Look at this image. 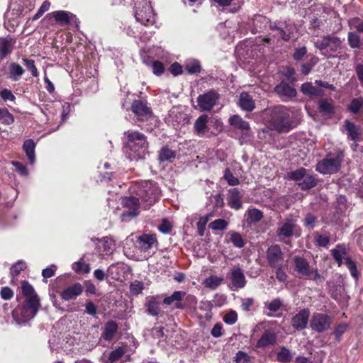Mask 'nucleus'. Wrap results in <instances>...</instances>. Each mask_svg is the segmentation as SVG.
Returning a JSON list of instances; mask_svg holds the SVG:
<instances>
[{"instance_id": "obj_1", "label": "nucleus", "mask_w": 363, "mask_h": 363, "mask_svg": "<svg viewBox=\"0 0 363 363\" xmlns=\"http://www.w3.org/2000/svg\"><path fill=\"white\" fill-rule=\"evenodd\" d=\"M160 197L159 186L154 182L144 181L138 184L135 189V196L124 197L122 204L125 210L121 213L123 221H128L139 214V206L145 209L152 206Z\"/></svg>"}, {"instance_id": "obj_2", "label": "nucleus", "mask_w": 363, "mask_h": 363, "mask_svg": "<svg viewBox=\"0 0 363 363\" xmlns=\"http://www.w3.org/2000/svg\"><path fill=\"white\" fill-rule=\"evenodd\" d=\"M126 153L130 160L143 159L148 153L147 137L138 131H128Z\"/></svg>"}, {"instance_id": "obj_3", "label": "nucleus", "mask_w": 363, "mask_h": 363, "mask_svg": "<svg viewBox=\"0 0 363 363\" xmlns=\"http://www.w3.org/2000/svg\"><path fill=\"white\" fill-rule=\"evenodd\" d=\"M344 157V152L340 150L329 153L317 163L315 169L322 174H335L340 169Z\"/></svg>"}, {"instance_id": "obj_4", "label": "nucleus", "mask_w": 363, "mask_h": 363, "mask_svg": "<svg viewBox=\"0 0 363 363\" xmlns=\"http://www.w3.org/2000/svg\"><path fill=\"white\" fill-rule=\"evenodd\" d=\"M39 306L40 300L35 298L26 300L21 308L13 311V318L17 324L26 323L33 318L38 311Z\"/></svg>"}, {"instance_id": "obj_5", "label": "nucleus", "mask_w": 363, "mask_h": 363, "mask_svg": "<svg viewBox=\"0 0 363 363\" xmlns=\"http://www.w3.org/2000/svg\"><path fill=\"white\" fill-rule=\"evenodd\" d=\"M342 41L335 35L323 36L321 40L314 43L315 47L320 51L321 55L327 58L334 57L335 53L341 49Z\"/></svg>"}, {"instance_id": "obj_6", "label": "nucleus", "mask_w": 363, "mask_h": 363, "mask_svg": "<svg viewBox=\"0 0 363 363\" xmlns=\"http://www.w3.org/2000/svg\"><path fill=\"white\" fill-rule=\"evenodd\" d=\"M293 262L294 264V270L299 276L316 282H320L323 280V277L319 274L318 269L311 267L308 261L306 258L300 256H295L293 257Z\"/></svg>"}, {"instance_id": "obj_7", "label": "nucleus", "mask_w": 363, "mask_h": 363, "mask_svg": "<svg viewBox=\"0 0 363 363\" xmlns=\"http://www.w3.org/2000/svg\"><path fill=\"white\" fill-rule=\"evenodd\" d=\"M271 123L278 131H288L291 128L289 111L282 106L276 107L271 116Z\"/></svg>"}, {"instance_id": "obj_8", "label": "nucleus", "mask_w": 363, "mask_h": 363, "mask_svg": "<svg viewBox=\"0 0 363 363\" xmlns=\"http://www.w3.org/2000/svg\"><path fill=\"white\" fill-rule=\"evenodd\" d=\"M135 247L142 253L143 257L147 259L154 254V249H157L158 241L154 233H143L137 237Z\"/></svg>"}, {"instance_id": "obj_9", "label": "nucleus", "mask_w": 363, "mask_h": 363, "mask_svg": "<svg viewBox=\"0 0 363 363\" xmlns=\"http://www.w3.org/2000/svg\"><path fill=\"white\" fill-rule=\"evenodd\" d=\"M135 17L138 22L145 26L153 24L155 21V15L152 6L144 0L135 3Z\"/></svg>"}, {"instance_id": "obj_10", "label": "nucleus", "mask_w": 363, "mask_h": 363, "mask_svg": "<svg viewBox=\"0 0 363 363\" xmlns=\"http://www.w3.org/2000/svg\"><path fill=\"white\" fill-rule=\"evenodd\" d=\"M301 230L296 224V220L292 217L286 218L284 221L277 228L276 235L280 241L284 238H289L292 236L296 238L301 235Z\"/></svg>"}, {"instance_id": "obj_11", "label": "nucleus", "mask_w": 363, "mask_h": 363, "mask_svg": "<svg viewBox=\"0 0 363 363\" xmlns=\"http://www.w3.org/2000/svg\"><path fill=\"white\" fill-rule=\"evenodd\" d=\"M333 323V318L328 314L314 313L311 319L310 326L311 329L318 333L328 330Z\"/></svg>"}, {"instance_id": "obj_12", "label": "nucleus", "mask_w": 363, "mask_h": 363, "mask_svg": "<svg viewBox=\"0 0 363 363\" xmlns=\"http://www.w3.org/2000/svg\"><path fill=\"white\" fill-rule=\"evenodd\" d=\"M219 100V94L215 90L201 94L197 98V106L201 111H210Z\"/></svg>"}, {"instance_id": "obj_13", "label": "nucleus", "mask_w": 363, "mask_h": 363, "mask_svg": "<svg viewBox=\"0 0 363 363\" xmlns=\"http://www.w3.org/2000/svg\"><path fill=\"white\" fill-rule=\"evenodd\" d=\"M267 260L272 268L283 267L284 255L279 245H273L267 250Z\"/></svg>"}, {"instance_id": "obj_14", "label": "nucleus", "mask_w": 363, "mask_h": 363, "mask_svg": "<svg viewBox=\"0 0 363 363\" xmlns=\"http://www.w3.org/2000/svg\"><path fill=\"white\" fill-rule=\"evenodd\" d=\"M131 110L138 121H147L152 116V111L145 101H134L131 106Z\"/></svg>"}, {"instance_id": "obj_15", "label": "nucleus", "mask_w": 363, "mask_h": 363, "mask_svg": "<svg viewBox=\"0 0 363 363\" xmlns=\"http://www.w3.org/2000/svg\"><path fill=\"white\" fill-rule=\"evenodd\" d=\"M228 277L230 281L232 287L236 289L244 288L247 284L244 272L239 267L232 269L229 272Z\"/></svg>"}, {"instance_id": "obj_16", "label": "nucleus", "mask_w": 363, "mask_h": 363, "mask_svg": "<svg viewBox=\"0 0 363 363\" xmlns=\"http://www.w3.org/2000/svg\"><path fill=\"white\" fill-rule=\"evenodd\" d=\"M243 196V191L239 190L238 188H233L228 190V206L235 210H239L242 206L241 201Z\"/></svg>"}, {"instance_id": "obj_17", "label": "nucleus", "mask_w": 363, "mask_h": 363, "mask_svg": "<svg viewBox=\"0 0 363 363\" xmlns=\"http://www.w3.org/2000/svg\"><path fill=\"white\" fill-rule=\"evenodd\" d=\"M309 318L308 309H303L296 314L291 319V325L296 330L306 328Z\"/></svg>"}, {"instance_id": "obj_18", "label": "nucleus", "mask_w": 363, "mask_h": 363, "mask_svg": "<svg viewBox=\"0 0 363 363\" xmlns=\"http://www.w3.org/2000/svg\"><path fill=\"white\" fill-rule=\"evenodd\" d=\"M274 90L284 101L289 100L296 95V89L286 83L277 85Z\"/></svg>"}, {"instance_id": "obj_19", "label": "nucleus", "mask_w": 363, "mask_h": 363, "mask_svg": "<svg viewBox=\"0 0 363 363\" xmlns=\"http://www.w3.org/2000/svg\"><path fill=\"white\" fill-rule=\"evenodd\" d=\"M97 247L99 249V252L102 256L104 257L105 255H109L112 254L114 250L115 242L111 238L104 237L99 240Z\"/></svg>"}, {"instance_id": "obj_20", "label": "nucleus", "mask_w": 363, "mask_h": 363, "mask_svg": "<svg viewBox=\"0 0 363 363\" xmlns=\"http://www.w3.org/2000/svg\"><path fill=\"white\" fill-rule=\"evenodd\" d=\"M83 291L82 285L79 283H76L72 286L66 288L62 293L61 297L65 301H69L75 299Z\"/></svg>"}, {"instance_id": "obj_21", "label": "nucleus", "mask_w": 363, "mask_h": 363, "mask_svg": "<svg viewBox=\"0 0 363 363\" xmlns=\"http://www.w3.org/2000/svg\"><path fill=\"white\" fill-rule=\"evenodd\" d=\"M57 23L61 26L68 25L75 16L71 12L66 11H56L49 13Z\"/></svg>"}, {"instance_id": "obj_22", "label": "nucleus", "mask_w": 363, "mask_h": 363, "mask_svg": "<svg viewBox=\"0 0 363 363\" xmlns=\"http://www.w3.org/2000/svg\"><path fill=\"white\" fill-rule=\"evenodd\" d=\"M330 253L339 267L342 264L343 260L346 261V258H349L346 247L342 244L337 245L330 250Z\"/></svg>"}, {"instance_id": "obj_23", "label": "nucleus", "mask_w": 363, "mask_h": 363, "mask_svg": "<svg viewBox=\"0 0 363 363\" xmlns=\"http://www.w3.org/2000/svg\"><path fill=\"white\" fill-rule=\"evenodd\" d=\"M186 292L182 291H174L171 296H167L163 300V303L165 305L174 304V308L182 309L184 308L181 301L185 296Z\"/></svg>"}, {"instance_id": "obj_24", "label": "nucleus", "mask_w": 363, "mask_h": 363, "mask_svg": "<svg viewBox=\"0 0 363 363\" xmlns=\"http://www.w3.org/2000/svg\"><path fill=\"white\" fill-rule=\"evenodd\" d=\"M15 40L11 37L0 38V59L2 60L13 50Z\"/></svg>"}, {"instance_id": "obj_25", "label": "nucleus", "mask_w": 363, "mask_h": 363, "mask_svg": "<svg viewBox=\"0 0 363 363\" xmlns=\"http://www.w3.org/2000/svg\"><path fill=\"white\" fill-rule=\"evenodd\" d=\"M229 123L234 128L240 130L243 134L247 135L250 130L249 123L244 121L238 115H233L230 117Z\"/></svg>"}, {"instance_id": "obj_26", "label": "nucleus", "mask_w": 363, "mask_h": 363, "mask_svg": "<svg viewBox=\"0 0 363 363\" xmlns=\"http://www.w3.org/2000/svg\"><path fill=\"white\" fill-rule=\"evenodd\" d=\"M208 116L206 114L200 116L195 121L194 128L197 135L202 137L208 131L207 123Z\"/></svg>"}, {"instance_id": "obj_27", "label": "nucleus", "mask_w": 363, "mask_h": 363, "mask_svg": "<svg viewBox=\"0 0 363 363\" xmlns=\"http://www.w3.org/2000/svg\"><path fill=\"white\" fill-rule=\"evenodd\" d=\"M276 334L271 330H265L257 342V347H266L275 343Z\"/></svg>"}, {"instance_id": "obj_28", "label": "nucleus", "mask_w": 363, "mask_h": 363, "mask_svg": "<svg viewBox=\"0 0 363 363\" xmlns=\"http://www.w3.org/2000/svg\"><path fill=\"white\" fill-rule=\"evenodd\" d=\"M118 329V326L115 321H108L105 324L104 329L101 335L102 338L107 341L111 340L117 333Z\"/></svg>"}, {"instance_id": "obj_29", "label": "nucleus", "mask_w": 363, "mask_h": 363, "mask_svg": "<svg viewBox=\"0 0 363 363\" xmlns=\"http://www.w3.org/2000/svg\"><path fill=\"white\" fill-rule=\"evenodd\" d=\"M301 91L304 95L310 97L322 96L323 95V90L313 86L311 82L303 83L301 85Z\"/></svg>"}, {"instance_id": "obj_30", "label": "nucleus", "mask_w": 363, "mask_h": 363, "mask_svg": "<svg viewBox=\"0 0 363 363\" xmlns=\"http://www.w3.org/2000/svg\"><path fill=\"white\" fill-rule=\"evenodd\" d=\"M23 149L25 151L26 156L30 164H33L35 161V143L33 139L26 140L23 145Z\"/></svg>"}, {"instance_id": "obj_31", "label": "nucleus", "mask_w": 363, "mask_h": 363, "mask_svg": "<svg viewBox=\"0 0 363 363\" xmlns=\"http://www.w3.org/2000/svg\"><path fill=\"white\" fill-rule=\"evenodd\" d=\"M147 313L152 316H157L161 311L160 303L155 297H150L145 303Z\"/></svg>"}, {"instance_id": "obj_32", "label": "nucleus", "mask_w": 363, "mask_h": 363, "mask_svg": "<svg viewBox=\"0 0 363 363\" xmlns=\"http://www.w3.org/2000/svg\"><path fill=\"white\" fill-rule=\"evenodd\" d=\"M24 72V69L17 63L11 62L9 66V77L13 81H18Z\"/></svg>"}, {"instance_id": "obj_33", "label": "nucleus", "mask_w": 363, "mask_h": 363, "mask_svg": "<svg viewBox=\"0 0 363 363\" xmlns=\"http://www.w3.org/2000/svg\"><path fill=\"white\" fill-rule=\"evenodd\" d=\"M239 104L241 108L246 111H252L255 107V101L246 92L240 94Z\"/></svg>"}, {"instance_id": "obj_34", "label": "nucleus", "mask_w": 363, "mask_h": 363, "mask_svg": "<svg viewBox=\"0 0 363 363\" xmlns=\"http://www.w3.org/2000/svg\"><path fill=\"white\" fill-rule=\"evenodd\" d=\"M345 128L347 131L348 138L356 143L359 140V136L360 135L359 128L354 123L349 121H346L345 123Z\"/></svg>"}, {"instance_id": "obj_35", "label": "nucleus", "mask_w": 363, "mask_h": 363, "mask_svg": "<svg viewBox=\"0 0 363 363\" xmlns=\"http://www.w3.org/2000/svg\"><path fill=\"white\" fill-rule=\"evenodd\" d=\"M246 221L248 224L259 222L263 218V213L257 208H250L246 213Z\"/></svg>"}, {"instance_id": "obj_36", "label": "nucleus", "mask_w": 363, "mask_h": 363, "mask_svg": "<svg viewBox=\"0 0 363 363\" xmlns=\"http://www.w3.org/2000/svg\"><path fill=\"white\" fill-rule=\"evenodd\" d=\"M223 281V279L222 277L210 276L203 281V284L206 288L215 290L221 284Z\"/></svg>"}, {"instance_id": "obj_37", "label": "nucleus", "mask_w": 363, "mask_h": 363, "mask_svg": "<svg viewBox=\"0 0 363 363\" xmlns=\"http://www.w3.org/2000/svg\"><path fill=\"white\" fill-rule=\"evenodd\" d=\"M313 242L317 247H328L330 243V237L315 232L313 233Z\"/></svg>"}, {"instance_id": "obj_38", "label": "nucleus", "mask_w": 363, "mask_h": 363, "mask_svg": "<svg viewBox=\"0 0 363 363\" xmlns=\"http://www.w3.org/2000/svg\"><path fill=\"white\" fill-rule=\"evenodd\" d=\"M22 293L26 297V300L32 298L39 300V298L35 293L33 287L26 281L22 282Z\"/></svg>"}, {"instance_id": "obj_39", "label": "nucleus", "mask_w": 363, "mask_h": 363, "mask_svg": "<svg viewBox=\"0 0 363 363\" xmlns=\"http://www.w3.org/2000/svg\"><path fill=\"white\" fill-rule=\"evenodd\" d=\"M302 182L298 184L301 189L303 190H308L316 185L315 177L312 174H306V176L302 179Z\"/></svg>"}, {"instance_id": "obj_40", "label": "nucleus", "mask_w": 363, "mask_h": 363, "mask_svg": "<svg viewBox=\"0 0 363 363\" xmlns=\"http://www.w3.org/2000/svg\"><path fill=\"white\" fill-rule=\"evenodd\" d=\"M176 156V152L167 147L161 149L159 153V160L160 162H171Z\"/></svg>"}, {"instance_id": "obj_41", "label": "nucleus", "mask_w": 363, "mask_h": 363, "mask_svg": "<svg viewBox=\"0 0 363 363\" xmlns=\"http://www.w3.org/2000/svg\"><path fill=\"white\" fill-rule=\"evenodd\" d=\"M123 270L122 264L119 263L111 264L108 270L107 274L110 276L113 279L118 280L121 278V273Z\"/></svg>"}, {"instance_id": "obj_42", "label": "nucleus", "mask_w": 363, "mask_h": 363, "mask_svg": "<svg viewBox=\"0 0 363 363\" xmlns=\"http://www.w3.org/2000/svg\"><path fill=\"white\" fill-rule=\"evenodd\" d=\"M292 358L293 354L286 347H281L279 351L277 352V359L281 363H288Z\"/></svg>"}, {"instance_id": "obj_43", "label": "nucleus", "mask_w": 363, "mask_h": 363, "mask_svg": "<svg viewBox=\"0 0 363 363\" xmlns=\"http://www.w3.org/2000/svg\"><path fill=\"white\" fill-rule=\"evenodd\" d=\"M307 170L303 167H300L295 171H292L287 173V178L289 179L298 182L302 180L303 177L306 176Z\"/></svg>"}, {"instance_id": "obj_44", "label": "nucleus", "mask_w": 363, "mask_h": 363, "mask_svg": "<svg viewBox=\"0 0 363 363\" xmlns=\"http://www.w3.org/2000/svg\"><path fill=\"white\" fill-rule=\"evenodd\" d=\"M13 121V115L6 108H0V122L6 125H10Z\"/></svg>"}, {"instance_id": "obj_45", "label": "nucleus", "mask_w": 363, "mask_h": 363, "mask_svg": "<svg viewBox=\"0 0 363 363\" xmlns=\"http://www.w3.org/2000/svg\"><path fill=\"white\" fill-rule=\"evenodd\" d=\"M185 69L190 74L199 73L201 71V65L198 60H191L186 62Z\"/></svg>"}, {"instance_id": "obj_46", "label": "nucleus", "mask_w": 363, "mask_h": 363, "mask_svg": "<svg viewBox=\"0 0 363 363\" xmlns=\"http://www.w3.org/2000/svg\"><path fill=\"white\" fill-rule=\"evenodd\" d=\"M349 109L354 113H356L359 111H363V98L359 97L354 99L349 106Z\"/></svg>"}, {"instance_id": "obj_47", "label": "nucleus", "mask_w": 363, "mask_h": 363, "mask_svg": "<svg viewBox=\"0 0 363 363\" xmlns=\"http://www.w3.org/2000/svg\"><path fill=\"white\" fill-rule=\"evenodd\" d=\"M72 269L77 273L86 274L90 271V266L82 261H78L73 264Z\"/></svg>"}, {"instance_id": "obj_48", "label": "nucleus", "mask_w": 363, "mask_h": 363, "mask_svg": "<svg viewBox=\"0 0 363 363\" xmlns=\"http://www.w3.org/2000/svg\"><path fill=\"white\" fill-rule=\"evenodd\" d=\"M230 241L233 245L238 248H242L245 245L244 240L242 235L236 232L230 233Z\"/></svg>"}, {"instance_id": "obj_49", "label": "nucleus", "mask_w": 363, "mask_h": 363, "mask_svg": "<svg viewBox=\"0 0 363 363\" xmlns=\"http://www.w3.org/2000/svg\"><path fill=\"white\" fill-rule=\"evenodd\" d=\"M144 289V284L142 281L135 280L130 285V293L133 296H137L142 293Z\"/></svg>"}, {"instance_id": "obj_50", "label": "nucleus", "mask_w": 363, "mask_h": 363, "mask_svg": "<svg viewBox=\"0 0 363 363\" xmlns=\"http://www.w3.org/2000/svg\"><path fill=\"white\" fill-rule=\"evenodd\" d=\"M228 225V223L224 219H216L209 224V227L212 230H225Z\"/></svg>"}, {"instance_id": "obj_51", "label": "nucleus", "mask_w": 363, "mask_h": 363, "mask_svg": "<svg viewBox=\"0 0 363 363\" xmlns=\"http://www.w3.org/2000/svg\"><path fill=\"white\" fill-rule=\"evenodd\" d=\"M347 269L350 270V272L352 277L354 279H358L359 274L357 272L356 264L354 261H352L350 257L346 258V261L345 262Z\"/></svg>"}, {"instance_id": "obj_52", "label": "nucleus", "mask_w": 363, "mask_h": 363, "mask_svg": "<svg viewBox=\"0 0 363 363\" xmlns=\"http://www.w3.org/2000/svg\"><path fill=\"white\" fill-rule=\"evenodd\" d=\"M319 109L324 113H331L333 112V106L332 103L327 100H320L318 104Z\"/></svg>"}, {"instance_id": "obj_53", "label": "nucleus", "mask_w": 363, "mask_h": 363, "mask_svg": "<svg viewBox=\"0 0 363 363\" xmlns=\"http://www.w3.org/2000/svg\"><path fill=\"white\" fill-rule=\"evenodd\" d=\"M224 179L230 186H236L240 183L239 179L235 177L229 169H226L224 173Z\"/></svg>"}, {"instance_id": "obj_54", "label": "nucleus", "mask_w": 363, "mask_h": 363, "mask_svg": "<svg viewBox=\"0 0 363 363\" xmlns=\"http://www.w3.org/2000/svg\"><path fill=\"white\" fill-rule=\"evenodd\" d=\"M26 267V264L24 262L18 261L15 264L11 266L10 269L11 274L13 277L18 275L21 271Z\"/></svg>"}, {"instance_id": "obj_55", "label": "nucleus", "mask_w": 363, "mask_h": 363, "mask_svg": "<svg viewBox=\"0 0 363 363\" xmlns=\"http://www.w3.org/2000/svg\"><path fill=\"white\" fill-rule=\"evenodd\" d=\"M125 353V350L123 347H118L113 350L109 354L108 360L111 362L118 360Z\"/></svg>"}, {"instance_id": "obj_56", "label": "nucleus", "mask_w": 363, "mask_h": 363, "mask_svg": "<svg viewBox=\"0 0 363 363\" xmlns=\"http://www.w3.org/2000/svg\"><path fill=\"white\" fill-rule=\"evenodd\" d=\"M23 62L26 66L27 69L31 72V74L36 77L38 76V69L35 65V62L33 60L23 58Z\"/></svg>"}, {"instance_id": "obj_57", "label": "nucleus", "mask_w": 363, "mask_h": 363, "mask_svg": "<svg viewBox=\"0 0 363 363\" xmlns=\"http://www.w3.org/2000/svg\"><path fill=\"white\" fill-rule=\"evenodd\" d=\"M267 308L272 312H277L283 305V302L280 298H275L267 303Z\"/></svg>"}, {"instance_id": "obj_58", "label": "nucleus", "mask_w": 363, "mask_h": 363, "mask_svg": "<svg viewBox=\"0 0 363 363\" xmlns=\"http://www.w3.org/2000/svg\"><path fill=\"white\" fill-rule=\"evenodd\" d=\"M317 62L318 58L315 57H313L310 62L305 63L301 66V73L305 75L308 74L311 72L313 67L317 63Z\"/></svg>"}, {"instance_id": "obj_59", "label": "nucleus", "mask_w": 363, "mask_h": 363, "mask_svg": "<svg viewBox=\"0 0 363 363\" xmlns=\"http://www.w3.org/2000/svg\"><path fill=\"white\" fill-rule=\"evenodd\" d=\"M238 320V314L235 311H231L223 317V321L228 325H233Z\"/></svg>"}, {"instance_id": "obj_60", "label": "nucleus", "mask_w": 363, "mask_h": 363, "mask_svg": "<svg viewBox=\"0 0 363 363\" xmlns=\"http://www.w3.org/2000/svg\"><path fill=\"white\" fill-rule=\"evenodd\" d=\"M348 43L352 48H357L359 47L360 40L359 36L354 33H349L348 34Z\"/></svg>"}, {"instance_id": "obj_61", "label": "nucleus", "mask_w": 363, "mask_h": 363, "mask_svg": "<svg viewBox=\"0 0 363 363\" xmlns=\"http://www.w3.org/2000/svg\"><path fill=\"white\" fill-rule=\"evenodd\" d=\"M0 97L4 101H14L16 99L12 91L8 89H4L0 91Z\"/></svg>"}, {"instance_id": "obj_62", "label": "nucleus", "mask_w": 363, "mask_h": 363, "mask_svg": "<svg viewBox=\"0 0 363 363\" xmlns=\"http://www.w3.org/2000/svg\"><path fill=\"white\" fill-rule=\"evenodd\" d=\"M347 329V325L345 323L339 324L334 330L335 339L340 341L342 334H344Z\"/></svg>"}, {"instance_id": "obj_63", "label": "nucleus", "mask_w": 363, "mask_h": 363, "mask_svg": "<svg viewBox=\"0 0 363 363\" xmlns=\"http://www.w3.org/2000/svg\"><path fill=\"white\" fill-rule=\"evenodd\" d=\"M250 360V356L242 351L237 352L235 357V362L236 363H249Z\"/></svg>"}, {"instance_id": "obj_64", "label": "nucleus", "mask_w": 363, "mask_h": 363, "mask_svg": "<svg viewBox=\"0 0 363 363\" xmlns=\"http://www.w3.org/2000/svg\"><path fill=\"white\" fill-rule=\"evenodd\" d=\"M152 72L155 74L160 76L164 72L163 64L160 61H154L152 65Z\"/></svg>"}]
</instances>
